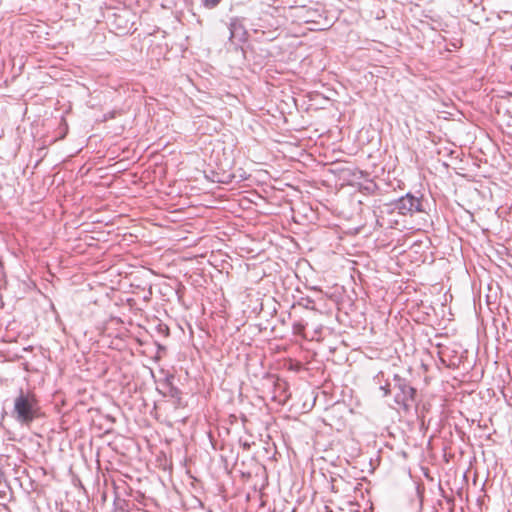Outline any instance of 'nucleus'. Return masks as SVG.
<instances>
[{"label":"nucleus","instance_id":"f257e3e1","mask_svg":"<svg viewBox=\"0 0 512 512\" xmlns=\"http://www.w3.org/2000/svg\"><path fill=\"white\" fill-rule=\"evenodd\" d=\"M12 414L17 422L27 426L39 418L41 408L36 395L31 391L20 389L19 394L14 399Z\"/></svg>","mask_w":512,"mask_h":512},{"label":"nucleus","instance_id":"f03ea898","mask_svg":"<svg viewBox=\"0 0 512 512\" xmlns=\"http://www.w3.org/2000/svg\"><path fill=\"white\" fill-rule=\"evenodd\" d=\"M394 389L396 390L394 400L395 402L402 406L405 410H409V408L416 402V389L410 385V382L399 376L398 374L394 375Z\"/></svg>","mask_w":512,"mask_h":512},{"label":"nucleus","instance_id":"7ed1b4c3","mask_svg":"<svg viewBox=\"0 0 512 512\" xmlns=\"http://www.w3.org/2000/svg\"><path fill=\"white\" fill-rule=\"evenodd\" d=\"M393 205L394 208L402 215H412L415 212H424L422 197H416L411 193H407L405 196L400 197L393 203Z\"/></svg>","mask_w":512,"mask_h":512},{"label":"nucleus","instance_id":"20e7f679","mask_svg":"<svg viewBox=\"0 0 512 512\" xmlns=\"http://www.w3.org/2000/svg\"><path fill=\"white\" fill-rule=\"evenodd\" d=\"M173 376H170L166 379L164 384L166 391L164 395L170 397L173 400L174 407L176 409L185 407V403L182 398V392L179 388L173 385L172 383Z\"/></svg>","mask_w":512,"mask_h":512},{"label":"nucleus","instance_id":"39448f33","mask_svg":"<svg viewBox=\"0 0 512 512\" xmlns=\"http://www.w3.org/2000/svg\"><path fill=\"white\" fill-rule=\"evenodd\" d=\"M229 32H230L229 39L231 42H234L235 40H237L238 42H243L245 40V35H246L245 28H244L243 24L241 23V21L238 20L237 18L231 19V21L229 23Z\"/></svg>","mask_w":512,"mask_h":512},{"label":"nucleus","instance_id":"423d86ee","mask_svg":"<svg viewBox=\"0 0 512 512\" xmlns=\"http://www.w3.org/2000/svg\"><path fill=\"white\" fill-rule=\"evenodd\" d=\"M305 328H306V324L301 320L295 321L292 324V330L295 335L304 336Z\"/></svg>","mask_w":512,"mask_h":512},{"label":"nucleus","instance_id":"0eeeda50","mask_svg":"<svg viewBox=\"0 0 512 512\" xmlns=\"http://www.w3.org/2000/svg\"><path fill=\"white\" fill-rule=\"evenodd\" d=\"M202 4L207 9H214L222 0H201Z\"/></svg>","mask_w":512,"mask_h":512},{"label":"nucleus","instance_id":"6e6552de","mask_svg":"<svg viewBox=\"0 0 512 512\" xmlns=\"http://www.w3.org/2000/svg\"><path fill=\"white\" fill-rule=\"evenodd\" d=\"M380 390L383 391V396H388L390 394V384L387 382L385 385H381Z\"/></svg>","mask_w":512,"mask_h":512},{"label":"nucleus","instance_id":"1a4fd4ad","mask_svg":"<svg viewBox=\"0 0 512 512\" xmlns=\"http://www.w3.org/2000/svg\"><path fill=\"white\" fill-rule=\"evenodd\" d=\"M382 376H383V373H379V374L375 377V379L380 380V377H382Z\"/></svg>","mask_w":512,"mask_h":512}]
</instances>
